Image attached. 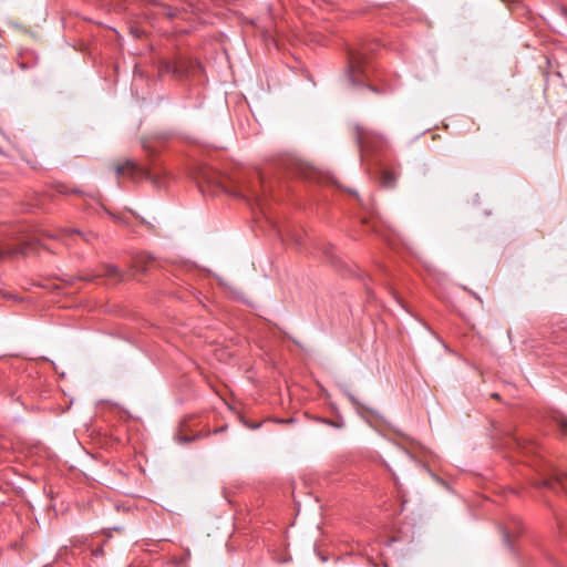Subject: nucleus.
I'll return each mask as SVG.
<instances>
[{"mask_svg": "<svg viewBox=\"0 0 567 567\" xmlns=\"http://www.w3.org/2000/svg\"><path fill=\"white\" fill-rule=\"evenodd\" d=\"M197 178L203 192V187L206 185L213 193L224 192L231 196L255 200L257 203L260 202L262 182L258 173H252L250 176L241 174L237 177H227L213 168L202 167Z\"/></svg>", "mask_w": 567, "mask_h": 567, "instance_id": "1", "label": "nucleus"}, {"mask_svg": "<svg viewBox=\"0 0 567 567\" xmlns=\"http://www.w3.org/2000/svg\"><path fill=\"white\" fill-rule=\"evenodd\" d=\"M355 137L360 150L365 153L381 151L386 142L382 134L359 125L355 127Z\"/></svg>", "mask_w": 567, "mask_h": 567, "instance_id": "2", "label": "nucleus"}, {"mask_svg": "<svg viewBox=\"0 0 567 567\" xmlns=\"http://www.w3.org/2000/svg\"><path fill=\"white\" fill-rule=\"evenodd\" d=\"M367 56L360 52L351 50L348 53V78L352 84L363 82L365 72Z\"/></svg>", "mask_w": 567, "mask_h": 567, "instance_id": "3", "label": "nucleus"}, {"mask_svg": "<svg viewBox=\"0 0 567 567\" xmlns=\"http://www.w3.org/2000/svg\"><path fill=\"white\" fill-rule=\"evenodd\" d=\"M115 172L118 177H127L133 182L152 178L151 173L145 167L132 159H126L124 163L116 165Z\"/></svg>", "mask_w": 567, "mask_h": 567, "instance_id": "4", "label": "nucleus"}, {"mask_svg": "<svg viewBox=\"0 0 567 567\" xmlns=\"http://www.w3.org/2000/svg\"><path fill=\"white\" fill-rule=\"evenodd\" d=\"M78 236L85 243H91L93 238H95V235L92 231L83 233L78 228H63L59 230L58 235H54V238H60L65 240V244L69 245V238L71 236Z\"/></svg>", "mask_w": 567, "mask_h": 567, "instance_id": "5", "label": "nucleus"}, {"mask_svg": "<svg viewBox=\"0 0 567 567\" xmlns=\"http://www.w3.org/2000/svg\"><path fill=\"white\" fill-rule=\"evenodd\" d=\"M543 485L553 491H567V473H560L550 480H544Z\"/></svg>", "mask_w": 567, "mask_h": 567, "instance_id": "6", "label": "nucleus"}, {"mask_svg": "<svg viewBox=\"0 0 567 567\" xmlns=\"http://www.w3.org/2000/svg\"><path fill=\"white\" fill-rule=\"evenodd\" d=\"M398 175L394 172L383 169L380 176V184L385 188H393L396 184Z\"/></svg>", "mask_w": 567, "mask_h": 567, "instance_id": "7", "label": "nucleus"}, {"mask_svg": "<svg viewBox=\"0 0 567 567\" xmlns=\"http://www.w3.org/2000/svg\"><path fill=\"white\" fill-rule=\"evenodd\" d=\"M103 275L109 278H121V271L115 265H105L103 268Z\"/></svg>", "mask_w": 567, "mask_h": 567, "instance_id": "8", "label": "nucleus"}, {"mask_svg": "<svg viewBox=\"0 0 567 567\" xmlns=\"http://www.w3.org/2000/svg\"><path fill=\"white\" fill-rule=\"evenodd\" d=\"M555 421L560 429V431L567 435V416L563 414H558L555 416Z\"/></svg>", "mask_w": 567, "mask_h": 567, "instance_id": "9", "label": "nucleus"}, {"mask_svg": "<svg viewBox=\"0 0 567 567\" xmlns=\"http://www.w3.org/2000/svg\"><path fill=\"white\" fill-rule=\"evenodd\" d=\"M55 193L61 194V195H69V194H76V193H79V190L75 188H70L66 185L59 184L55 186Z\"/></svg>", "mask_w": 567, "mask_h": 567, "instance_id": "10", "label": "nucleus"}, {"mask_svg": "<svg viewBox=\"0 0 567 567\" xmlns=\"http://www.w3.org/2000/svg\"><path fill=\"white\" fill-rule=\"evenodd\" d=\"M11 254H13V251L6 250V249L0 247V261H2L6 257H8Z\"/></svg>", "mask_w": 567, "mask_h": 567, "instance_id": "11", "label": "nucleus"}, {"mask_svg": "<svg viewBox=\"0 0 567 567\" xmlns=\"http://www.w3.org/2000/svg\"><path fill=\"white\" fill-rule=\"evenodd\" d=\"M165 69L167 72H172V73H178V70L175 65H171L168 63L165 64Z\"/></svg>", "mask_w": 567, "mask_h": 567, "instance_id": "12", "label": "nucleus"}, {"mask_svg": "<svg viewBox=\"0 0 567 567\" xmlns=\"http://www.w3.org/2000/svg\"><path fill=\"white\" fill-rule=\"evenodd\" d=\"M504 540L509 544V535L507 533L504 534Z\"/></svg>", "mask_w": 567, "mask_h": 567, "instance_id": "13", "label": "nucleus"}, {"mask_svg": "<svg viewBox=\"0 0 567 567\" xmlns=\"http://www.w3.org/2000/svg\"><path fill=\"white\" fill-rule=\"evenodd\" d=\"M248 426L251 427V429H257L259 426V424L250 423V425H248Z\"/></svg>", "mask_w": 567, "mask_h": 567, "instance_id": "14", "label": "nucleus"}, {"mask_svg": "<svg viewBox=\"0 0 567 567\" xmlns=\"http://www.w3.org/2000/svg\"><path fill=\"white\" fill-rule=\"evenodd\" d=\"M349 398H350V400H351L353 403H355V400H354L353 395H349Z\"/></svg>", "mask_w": 567, "mask_h": 567, "instance_id": "15", "label": "nucleus"}, {"mask_svg": "<svg viewBox=\"0 0 567 567\" xmlns=\"http://www.w3.org/2000/svg\"><path fill=\"white\" fill-rule=\"evenodd\" d=\"M374 93H379L377 89L370 87Z\"/></svg>", "mask_w": 567, "mask_h": 567, "instance_id": "16", "label": "nucleus"}]
</instances>
